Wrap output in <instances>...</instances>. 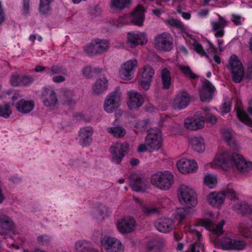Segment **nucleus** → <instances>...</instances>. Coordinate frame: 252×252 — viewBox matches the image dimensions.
Here are the masks:
<instances>
[{"instance_id": "nucleus-39", "label": "nucleus", "mask_w": 252, "mask_h": 252, "mask_svg": "<svg viewBox=\"0 0 252 252\" xmlns=\"http://www.w3.org/2000/svg\"><path fill=\"white\" fill-rule=\"evenodd\" d=\"M0 223L1 228L5 231L11 230L13 226V222L11 219L6 215L0 216Z\"/></svg>"}, {"instance_id": "nucleus-33", "label": "nucleus", "mask_w": 252, "mask_h": 252, "mask_svg": "<svg viewBox=\"0 0 252 252\" xmlns=\"http://www.w3.org/2000/svg\"><path fill=\"white\" fill-rule=\"evenodd\" d=\"M107 88L108 80L105 77H103L97 80L93 87V90L95 94H99L106 91Z\"/></svg>"}, {"instance_id": "nucleus-52", "label": "nucleus", "mask_w": 252, "mask_h": 252, "mask_svg": "<svg viewBox=\"0 0 252 252\" xmlns=\"http://www.w3.org/2000/svg\"><path fill=\"white\" fill-rule=\"evenodd\" d=\"M12 113L10 106L8 105H0V116L5 118L9 117Z\"/></svg>"}, {"instance_id": "nucleus-13", "label": "nucleus", "mask_w": 252, "mask_h": 252, "mask_svg": "<svg viewBox=\"0 0 252 252\" xmlns=\"http://www.w3.org/2000/svg\"><path fill=\"white\" fill-rule=\"evenodd\" d=\"M41 97L46 107L53 108L58 103L56 94L52 88H44L42 91Z\"/></svg>"}, {"instance_id": "nucleus-58", "label": "nucleus", "mask_w": 252, "mask_h": 252, "mask_svg": "<svg viewBox=\"0 0 252 252\" xmlns=\"http://www.w3.org/2000/svg\"><path fill=\"white\" fill-rule=\"evenodd\" d=\"M193 46L194 47L195 51L202 56H205L208 58V56L207 55L206 52L203 50L202 46L197 42H194Z\"/></svg>"}, {"instance_id": "nucleus-29", "label": "nucleus", "mask_w": 252, "mask_h": 252, "mask_svg": "<svg viewBox=\"0 0 252 252\" xmlns=\"http://www.w3.org/2000/svg\"><path fill=\"white\" fill-rule=\"evenodd\" d=\"M200 224L207 229H213V232L215 234L220 235L222 233V227L224 224V220L217 225L215 228H213V222L209 219H204L200 220Z\"/></svg>"}, {"instance_id": "nucleus-23", "label": "nucleus", "mask_w": 252, "mask_h": 252, "mask_svg": "<svg viewBox=\"0 0 252 252\" xmlns=\"http://www.w3.org/2000/svg\"><path fill=\"white\" fill-rule=\"evenodd\" d=\"M144 9L143 6L138 5L132 13L130 20L134 25L141 26L144 20Z\"/></svg>"}, {"instance_id": "nucleus-26", "label": "nucleus", "mask_w": 252, "mask_h": 252, "mask_svg": "<svg viewBox=\"0 0 252 252\" xmlns=\"http://www.w3.org/2000/svg\"><path fill=\"white\" fill-rule=\"evenodd\" d=\"M155 225L159 231L163 233H167L171 231L174 227L172 220L168 218L158 220L155 222Z\"/></svg>"}, {"instance_id": "nucleus-37", "label": "nucleus", "mask_w": 252, "mask_h": 252, "mask_svg": "<svg viewBox=\"0 0 252 252\" xmlns=\"http://www.w3.org/2000/svg\"><path fill=\"white\" fill-rule=\"evenodd\" d=\"M236 114L241 122L249 126L252 127V120L249 117L246 111L241 108H238L236 110Z\"/></svg>"}, {"instance_id": "nucleus-50", "label": "nucleus", "mask_w": 252, "mask_h": 252, "mask_svg": "<svg viewBox=\"0 0 252 252\" xmlns=\"http://www.w3.org/2000/svg\"><path fill=\"white\" fill-rule=\"evenodd\" d=\"M119 105L110 102L109 100H105L103 105L104 110L107 113H111L115 112L119 107Z\"/></svg>"}, {"instance_id": "nucleus-3", "label": "nucleus", "mask_w": 252, "mask_h": 252, "mask_svg": "<svg viewBox=\"0 0 252 252\" xmlns=\"http://www.w3.org/2000/svg\"><path fill=\"white\" fill-rule=\"evenodd\" d=\"M174 176L168 171L153 175L151 178L152 184L163 190L169 189L174 182Z\"/></svg>"}, {"instance_id": "nucleus-30", "label": "nucleus", "mask_w": 252, "mask_h": 252, "mask_svg": "<svg viewBox=\"0 0 252 252\" xmlns=\"http://www.w3.org/2000/svg\"><path fill=\"white\" fill-rule=\"evenodd\" d=\"M160 76L162 88L164 90L169 89L172 84V78L170 70L167 67L163 68L161 70Z\"/></svg>"}, {"instance_id": "nucleus-40", "label": "nucleus", "mask_w": 252, "mask_h": 252, "mask_svg": "<svg viewBox=\"0 0 252 252\" xmlns=\"http://www.w3.org/2000/svg\"><path fill=\"white\" fill-rule=\"evenodd\" d=\"M202 116L205 118V122L210 123L212 125H215L217 123V118L215 115H214L207 108L201 110Z\"/></svg>"}, {"instance_id": "nucleus-32", "label": "nucleus", "mask_w": 252, "mask_h": 252, "mask_svg": "<svg viewBox=\"0 0 252 252\" xmlns=\"http://www.w3.org/2000/svg\"><path fill=\"white\" fill-rule=\"evenodd\" d=\"M132 3V0H111L110 6L115 10H122L128 8Z\"/></svg>"}, {"instance_id": "nucleus-24", "label": "nucleus", "mask_w": 252, "mask_h": 252, "mask_svg": "<svg viewBox=\"0 0 252 252\" xmlns=\"http://www.w3.org/2000/svg\"><path fill=\"white\" fill-rule=\"evenodd\" d=\"M228 21L222 16L219 15L218 22H212L213 30L215 31V36L217 37H222L224 34V28L228 25Z\"/></svg>"}, {"instance_id": "nucleus-17", "label": "nucleus", "mask_w": 252, "mask_h": 252, "mask_svg": "<svg viewBox=\"0 0 252 252\" xmlns=\"http://www.w3.org/2000/svg\"><path fill=\"white\" fill-rule=\"evenodd\" d=\"M127 105L130 110L139 108L144 103V98L140 93L132 90L127 92Z\"/></svg>"}, {"instance_id": "nucleus-1", "label": "nucleus", "mask_w": 252, "mask_h": 252, "mask_svg": "<svg viewBox=\"0 0 252 252\" xmlns=\"http://www.w3.org/2000/svg\"><path fill=\"white\" fill-rule=\"evenodd\" d=\"M178 197L180 203L188 208L196 206L198 203L197 194L189 187L181 185L178 190Z\"/></svg>"}, {"instance_id": "nucleus-14", "label": "nucleus", "mask_w": 252, "mask_h": 252, "mask_svg": "<svg viewBox=\"0 0 252 252\" xmlns=\"http://www.w3.org/2000/svg\"><path fill=\"white\" fill-rule=\"evenodd\" d=\"M190 96L185 91L178 92L172 102V106L175 109H183L185 108L189 104Z\"/></svg>"}, {"instance_id": "nucleus-42", "label": "nucleus", "mask_w": 252, "mask_h": 252, "mask_svg": "<svg viewBox=\"0 0 252 252\" xmlns=\"http://www.w3.org/2000/svg\"><path fill=\"white\" fill-rule=\"evenodd\" d=\"M189 209L188 208L186 209L183 207L178 208L174 214L175 219L179 221V222H181L189 215Z\"/></svg>"}, {"instance_id": "nucleus-4", "label": "nucleus", "mask_w": 252, "mask_h": 252, "mask_svg": "<svg viewBox=\"0 0 252 252\" xmlns=\"http://www.w3.org/2000/svg\"><path fill=\"white\" fill-rule=\"evenodd\" d=\"M145 143L150 152L158 151L162 145L160 130L158 128L149 129L145 137Z\"/></svg>"}, {"instance_id": "nucleus-38", "label": "nucleus", "mask_w": 252, "mask_h": 252, "mask_svg": "<svg viewBox=\"0 0 252 252\" xmlns=\"http://www.w3.org/2000/svg\"><path fill=\"white\" fill-rule=\"evenodd\" d=\"M46 74L49 76L55 74L66 75V69L62 66L53 65L50 67H48L46 70Z\"/></svg>"}, {"instance_id": "nucleus-49", "label": "nucleus", "mask_w": 252, "mask_h": 252, "mask_svg": "<svg viewBox=\"0 0 252 252\" xmlns=\"http://www.w3.org/2000/svg\"><path fill=\"white\" fill-rule=\"evenodd\" d=\"M204 183L209 188H214L217 185V179L216 176L209 174L205 176L204 180Z\"/></svg>"}, {"instance_id": "nucleus-5", "label": "nucleus", "mask_w": 252, "mask_h": 252, "mask_svg": "<svg viewBox=\"0 0 252 252\" xmlns=\"http://www.w3.org/2000/svg\"><path fill=\"white\" fill-rule=\"evenodd\" d=\"M227 67L231 70L233 81L236 83H240L244 77V68L236 55H233L230 57Z\"/></svg>"}, {"instance_id": "nucleus-51", "label": "nucleus", "mask_w": 252, "mask_h": 252, "mask_svg": "<svg viewBox=\"0 0 252 252\" xmlns=\"http://www.w3.org/2000/svg\"><path fill=\"white\" fill-rule=\"evenodd\" d=\"M246 245L244 241L233 239L231 250H243L245 248Z\"/></svg>"}, {"instance_id": "nucleus-43", "label": "nucleus", "mask_w": 252, "mask_h": 252, "mask_svg": "<svg viewBox=\"0 0 252 252\" xmlns=\"http://www.w3.org/2000/svg\"><path fill=\"white\" fill-rule=\"evenodd\" d=\"M101 71V69L100 68H92L91 66H87L83 69L82 73L86 77L91 78L100 73Z\"/></svg>"}, {"instance_id": "nucleus-36", "label": "nucleus", "mask_w": 252, "mask_h": 252, "mask_svg": "<svg viewBox=\"0 0 252 252\" xmlns=\"http://www.w3.org/2000/svg\"><path fill=\"white\" fill-rule=\"evenodd\" d=\"M107 131L113 136L119 138L123 137L126 134V130L121 126L109 127Z\"/></svg>"}, {"instance_id": "nucleus-62", "label": "nucleus", "mask_w": 252, "mask_h": 252, "mask_svg": "<svg viewBox=\"0 0 252 252\" xmlns=\"http://www.w3.org/2000/svg\"><path fill=\"white\" fill-rule=\"evenodd\" d=\"M225 197L229 198L231 200L236 198V194L234 190L232 189H228L224 193Z\"/></svg>"}, {"instance_id": "nucleus-47", "label": "nucleus", "mask_w": 252, "mask_h": 252, "mask_svg": "<svg viewBox=\"0 0 252 252\" xmlns=\"http://www.w3.org/2000/svg\"><path fill=\"white\" fill-rule=\"evenodd\" d=\"M52 0H40L39 11L43 14H47L50 10V4Z\"/></svg>"}, {"instance_id": "nucleus-19", "label": "nucleus", "mask_w": 252, "mask_h": 252, "mask_svg": "<svg viewBox=\"0 0 252 252\" xmlns=\"http://www.w3.org/2000/svg\"><path fill=\"white\" fill-rule=\"evenodd\" d=\"M177 166L180 172L186 174L196 171L197 169V163L194 161L183 158L177 163Z\"/></svg>"}, {"instance_id": "nucleus-53", "label": "nucleus", "mask_w": 252, "mask_h": 252, "mask_svg": "<svg viewBox=\"0 0 252 252\" xmlns=\"http://www.w3.org/2000/svg\"><path fill=\"white\" fill-rule=\"evenodd\" d=\"M167 23L172 27L176 28L179 29L183 30L184 29L183 23L179 20L170 18L166 20Z\"/></svg>"}, {"instance_id": "nucleus-35", "label": "nucleus", "mask_w": 252, "mask_h": 252, "mask_svg": "<svg viewBox=\"0 0 252 252\" xmlns=\"http://www.w3.org/2000/svg\"><path fill=\"white\" fill-rule=\"evenodd\" d=\"M105 100H109L110 102L120 106L122 100V93L119 89H117L114 91L109 93L106 96Z\"/></svg>"}, {"instance_id": "nucleus-6", "label": "nucleus", "mask_w": 252, "mask_h": 252, "mask_svg": "<svg viewBox=\"0 0 252 252\" xmlns=\"http://www.w3.org/2000/svg\"><path fill=\"white\" fill-rule=\"evenodd\" d=\"M154 43L158 50L169 51L173 48V38L170 34L165 32L156 36Z\"/></svg>"}, {"instance_id": "nucleus-7", "label": "nucleus", "mask_w": 252, "mask_h": 252, "mask_svg": "<svg viewBox=\"0 0 252 252\" xmlns=\"http://www.w3.org/2000/svg\"><path fill=\"white\" fill-rule=\"evenodd\" d=\"M148 42V36L143 32H129L127 33L126 44L131 48H135L138 45H143Z\"/></svg>"}, {"instance_id": "nucleus-63", "label": "nucleus", "mask_w": 252, "mask_h": 252, "mask_svg": "<svg viewBox=\"0 0 252 252\" xmlns=\"http://www.w3.org/2000/svg\"><path fill=\"white\" fill-rule=\"evenodd\" d=\"M30 0H23V12L27 14L29 12Z\"/></svg>"}, {"instance_id": "nucleus-54", "label": "nucleus", "mask_w": 252, "mask_h": 252, "mask_svg": "<svg viewBox=\"0 0 252 252\" xmlns=\"http://www.w3.org/2000/svg\"><path fill=\"white\" fill-rule=\"evenodd\" d=\"M232 241H233V239L225 237L220 241V244L224 249L231 250Z\"/></svg>"}, {"instance_id": "nucleus-56", "label": "nucleus", "mask_w": 252, "mask_h": 252, "mask_svg": "<svg viewBox=\"0 0 252 252\" xmlns=\"http://www.w3.org/2000/svg\"><path fill=\"white\" fill-rule=\"evenodd\" d=\"M22 76L18 75H13L11 76L10 82L12 86L16 87L21 86L22 81Z\"/></svg>"}, {"instance_id": "nucleus-64", "label": "nucleus", "mask_w": 252, "mask_h": 252, "mask_svg": "<svg viewBox=\"0 0 252 252\" xmlns=\"http://www.w3.org/2000/svg\"><path fill=\"white\" fill-rule=\"evenodd\" d=\"M64 75H57L53 77L52 80L55 83H60L65 81V79L64 77Z\"/></svg>"}, {"instance_id": "nucleus-16", "label": "nucleus", "mask_w": 252, "mask_h": 252, "mask_svg": "<svg viewBox=\"0 0 252 252\" xmlns=\"http://www.w3.org/2000/svg\"><path fill=\"white\" fill-rule=\"evenodd\" d=\"M231 159L240 172L245 173L252 170V162L246 161L241 155L234 153L231 156Z\"/></svg>"}, {"instance_id": "nucleus-61", "label": "nucleus", "mask_w": 252, "mask_h": 252, "mask_svg": "<svg viewBox=\"0 0 252 252\" xmlns=\"http://www.w3.org/2000/svg\"><path fill=\"white\" fill-rule=\"evenodd\" d=\"M242 17L239 15L235 14H232L231 21L236 26H240L242 25Z\"/></svg>"}, {"instance_id": "nucleus-9", "label": "nucleus", "mask_w": 252, "mask_h": 252, "mask_svg": "<svg viewBox=\"0 0 252 252\" xmlns=\"http://www.w3.org/2000/svg\"><path fill=\"white\" fill-rule=\"evenodd\" d=\"M128 149V144L127 143H116L110 149L112 154V158L113 162L116 164L121 162L123 158L127 154Z\"/></svg>"}, {"instance_id": "nucleus-31", "label": "nucleus", "mask_w": 252, "mask_h": 252, "mask_svg": "<svg viewBox=\"0 0 252 252\" xmlns=\"http://www.w3.org/2000/svg\"><path fill=\"white\" fill-rule=\"evenodd\" d=\"M191 148L196 152H203L205 150L204 140L201 136H192L189 139Z\"/></svg>"}, {"instance_id": "nucleus-8", "label": "nucleus", "mask_w": 252, "mask_h": 252, "mask_svg": "<svg viewBox=\"0 0 252 252\" xmlns=\"http://www.w3.org/2000/svg\"><path fill=\"white\" fill-rule=\"evenodd\" d=\"M137 65V61L134 58L125 62L121 65L119 71L120 77L125 80L131 79Z\"/></svg>"}, {"instance_id": "nucleus-2", "label": "nucleus", "mask_w": 252, "mask_h": 252, "mask_svg": "<svg viewBox=\"0 0 252 252\" xmlns=\"http://www.w3.org/2000/svg\"><path fill=\"white\" fill-rule=\"evenodd\" d=\"M110 43L105 39L95 38L84 47V51L89 56L101 55L108 51Z\"/></svg>"}, {"instance_id": "nucleus-10", "label": "nucleus", "mask_w": 252, "mask_h": 252, "mask_svg": "<svg viewBox=\"0 0 252 252\" xmlns=\"http://www.w3.org/2000/svg\"><path fill=\"white\" fill-rule=\"evenodd\" d=\"M185 127L189 129L196 130L205 126V118L202 116L201 110L197 111L192 118L184 120Z\"/></svg>"}, {"instance_id": "nucleus-44", "label": "nucleus", "mask_w": 252, "mask_h": 252, "mask_svg": "<svg viewBox=\"0 0 252 252\" xmlns=\"http://www.w3.org/2000/svg\"><path fill=\"white\" fill-rule=\"evenodd\" d=\"M148 120L138 121L134 126V130L136 132H143L145 131L148 128Z\"/></svg>"}, {"instance_id": "nucleus-11", "label": "nucleus", "mask_w": 252, "mask_h": 252, "mask_svg": "<svg viewBox=\"0 0 252 252\" xmlns=\"http://www.w3.org/2000/svg\"><path fill=\"white\" fill-rule=\"evenodd\" d=\"M107 252H123L124 247L121 241L114 237L105 236L101 241Z\"/></svg>"}, {"instance_id": "nucleus-48", "label": "nucleus", "mask_w": 252, "mask_h": 252, "mask_svg": "<svg viewBox=\"0 0 252 252\" xmlns=\"http://www.w3.org/2000/svg\"><path fill=\"white\" fill-rule=\"evenodd\" d=\"M179 68L186 77L190 79H195L196 78V75L191 71L189 66L180 65Z\"/></svg>"}, {"instance_id": "nucleus-20", "label": "nucleus", "mask_w": 252, "mask_h": 252, "mask_svg": "<svg viewBox=\"0 0 252 252\" xmlns=\"http://www.w3.org/2000/svg\"><path fill=\"white\" fill-rule=\"evenodd\" d=\"M135 220L131 217H125L119 220L117 222V227L122 233H127L133 230Z\"/></svg>"}, {"instance_id": "nucleus-34", "label": "nucleus", "mask_w": 252, "mask_h": 252, "mask_svg": "<svg viewBox=\"0 0 252 252\" xmlns=\"http://www.w3.org/2000/svg\"><path fill=\"white\" fill-rule=\"evenodd\" d=\"M76 252H92L93 249L90 243L82 240L77 241L75 245Z\"/></svg>"}, {"instance_id": "nucleus-55", "label": "nucleus", "mask_w": 252, "mask_h": 252, "mask_svg": "<svg viewBox=\"0 0 252 252\" xmlns=\"http://www.w3.org/2000/svg\"><path fill=\"white\" fill-rule=\"evenodd\" d=\"M34 79L32 76L30 75H22V81L21 86H27L32 84Z\"/></svg>"}, {"instance_id": "nucleus-28", "label": "nucleus", "mask_w": 252, "mask_h": 252, "mask_svg": "<svg viewBox=\"0 0 252 252\" xmlns=\"http://www.w3.org/2000/svg\"><path fill=\"white\" fill-rule=\"evenodd\" d=\"M225 198V195L224 192H213L208 195L207 201L211 205L218 207L223 203Z\"/></svg>"}, {"instance_id": "nucleus-59", "label": "nucleus", "mask_w": 252, "mask_h": 252, "mask_svg": "<svg viewBox=\"0 0 252 252\" xmlns=\"http://www.w3.org/2000/svg\"><path fill=\"white\" fill-rule=\"evenodd\" d=\"M189 234L192 235L194 237V239H196L199 241V242L201 240L202 235L198 230L193 228H189Z\"/></svg>"}, {"instance_id": "nucleus-22", "label": "nucleus", "mask_w": 252, "mask_h": 252, "mask_svg": "<svg viewBox=\"0 0 252 252\" xmlns=\"http://www.w3.org/2000/svg\"><path fill=\"white\" fill-rule=\"evenodd\" d=\"M215 90V87L208 80H206L203 84L200 93V97L202 101H209L212 98Z\"/></svg>"}, {"instance_id": "nucleus-21", "label": "nucleus", "mask_w": 252, "mask_h": 252, "mask_svg": "<svg viewBox=\"0 0 252 252\" xmlns=\"http://www.w3.org/2000/svg\"><path fill=\"white\" fill-rule=\"evenodd\" d=\"M93 132V128L91 126H85L80 129L79 140L82 146L86 147L89 145L92 142Z\"/></svg>"}, {"instance_id": "nucleus-57", "label": "nucleus", "mask_w": 252, "mask_h": 252, "mask_svg": "<svg viewBox=\"0 0 252 252\" xmlns=\"http://www.w3.org/2000/svg\"><path fill=\"white\" fill-rule=\"evenodd\" d=\"M38 243L42 246H47L50 244V237L46 235H40L37 237Z\"/></svg>"}, {"instance_id": "nucleus-41", "label": "nucleus", "mask_w": 252, "mask_h": 252, "mask_svg": "<svg viewBox=\"0 0 252 252\" xmlns=\"http://www.w3.org/2000/svg\"><path fill=\"white\" fill-rule=\"evenodd\" d=\"M141 211L145 216L149 217L155 214H159L160 210L152 205H146L142 206Z\"/></svg>"}, {"instance_id": "nucleus-15", "label": "nucleus", "mask_w": 252, "mask_h": 252, "mask_svg": "<svg viewBox=\"0 0 252 252\" xmlns=\"http://www.w3.org/2000/svg\"><path fill=\"white\" fill-rule=\"evenodd\" d=\"M129 184L132 190L136 191H145L149 188L148 182L141 178L136 174H131L129 177Z\"/></svg>"}, {"instance_id": "nucleus-27", "label": "nucleus", "mask_w": 252, "mask_h": 252, "mask_svg": "<svg viewBox=\"0 0 252 252\" xmlns=\"http://www.w3.org/2000/svg\"><path fill=\"white\" fill-rule=\"evenodd\" d=\"M16 110L22 113L27 114L31 112L34 107V101L33 100H26L21 99L15 105Z\"/></svg>"}, {"instance_id": "nucleus-46", "label": "nucleus", "mask_w": 252, "mask_h": 252, "mask_svg": "<svg viewBox=\"0 0 252 252\" xmlns=\"http://www.w3.org/2000/svg\"><path fill=\"white\" fill-rule=\"evenodd\" d=\"M63 100L64 103L67 105H73L75 103V98L72 92H65L63 95Z\"/></svg>"}, {"instance_id": "nucleus-45", "label": "nucleus", "mask_w": 252, "mask_h": 252, "mask_svg": "<svg viewBox=\"0 0 252 252\" xmlns=\"http://www.w3.org/2000/svg\"><path fill=\"white\" fill-rule=\"evenodd\" d=\"M234 208L235 210L239 211L240 213L242 215L251 213L252 210L251 208L248 204H242L240 203L235 204Z\"/></svg>"}, {"instance_id": "nucleus-18", "label": "nucleus", "mask_w": 252, "mask_h": 252, "mask_svg": "<svg viewBox=\"0 0 252 252\" xmlns=\"http://www.w3.org/2000/svg\"><path fill=\"white\" fill-rule=\"evenodd\" d=\"M231 160H232L231 157H230L227 152H224L215 157L211 163L212 166L215 168L220 167L224 170H226L230 166Z\"/></svg>"}, {"instance_id": "nucleus-25", "label": "nucleus", "mask_w": 252, "mask_h": 252, "mask_svg": "<svg viewBox=\"0 0 252 252\" xmlns=\"http://www.w3.org/2000/svg\"><path fill=\"white\" fill-rule=\"evenodd\" d=\"M239 229L244 237L252 239V215L239 224Z\"/></svg>"}, {"instance_id": "nucleus-60", "label": "nucleus", "mask_w": 252, "mask_h": 252, "mask_svg": "<svg viewBox=\"0 0 252 252\" xmlns=\"http://www.w3.org/2000/svg\"><path fill=\"white\" fill-rule=\"evenodd\" d=\"M203 250V245L200 242L191 245V252H200V250Z\"/></svg>"}, {"instance_id": "nucleus-12", "label": "nucleus", "mask_w": 252, "mask_h": 252, "mask_svg": "<svg viewBox=\"0 0 252 252\" xmlns=\"http://www.w3.org/2000/svg\"><path fill=\"white\" fill-rule=\"evenodd\" d=\"M154 74L155 70L152 66L149 65L143 66L139 78V84L143 90L149 89Z\"/></svg>"}]
</instances>
